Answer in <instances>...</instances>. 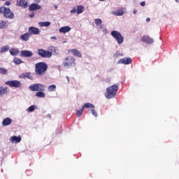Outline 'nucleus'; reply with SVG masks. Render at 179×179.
<instances>
[{"label":"nucleus","mask_w":179,"mask_h":179,"mask_svg":"<svg viewBox=\"0 0 179 179\" xmlns=\"http://www.w3.org/2000/svg\"><path fill=\"white\" fill-rule=\"evenodd\" d=\"M20 38L22 41H29V39L30 38V34L25 33L24 34L22 35Z\"/></svg>","instance_id":"nucleus-21"},{"label":"nucleus","mask_w":179,"mask_h":179,"mask_svg":"<svg viewBox=\"0 0 179 179\" xmlns=\"http://www.w3.org/2000/svg\"><path fill=\"white\" fill-rule=\"evenodd\" d=\"M48 69V65L45 62H39L35 64V73L38 76H43Z\"/></svg>","instance_id":"nucleus-1"},{"label":"nucleus","mask_w":179,"mask_h":179,"mask_svg":"<svg viewBox=\"0 0 179 179\" xmlns=\"http://www.w3.org/2000/svg\"><path fill=\"white\" fill-rule=\"evenodd\" d=\"M110 35L113 38L116 40L118 45H121L124 43V36L121 34V32L118 31H112Z\"/></svg>","instance_id":"nucleus-5"},{"label":"nucleus","mask_w":179,"mask_h":179,"mask_svg":"<svg viewBox=\"0 0 179 179\" xmlns=\"http://www.w3.org/2000/svg\"><path fill=\"white\" fill-rule=\"evenodd\" d=\"M83 108H94V105L92 104L91 103H86L83 105Z\"/></svg>","instance_id":"nucleus-31"},{"label":"nucleus","mask_w":179,"mask_h":179,"mask_svg":"<svg viewBox=\"0 0 179 179\" xmlns=\"http://www.w3.org/2000/svg\"><path fill=\"white\" fill-rule=\"evenodd\" d=\"M91 111H92V115H94V117H97V112H96V110H94V108L93 109H92L91 110Z\"/></svg>","instance_id":"nucleus-40"},{"label":"nucleus","mask_w":179,"mask_h":179,"mask_svg":"<svg viewBox=\"0 0 179 179\" xmlns=\"http://www.w3.org/2000/svg\"><path fill=\"white\" fill-rule=\"evenodd\" d=\"M77 9V15H81V13H83L85 12V6H76Z\"/></svg>","instance_id":"nucleus-23"},{"label":"nucleus","mask_w":179,"mask_h":179,"mask_svg":"<svg viewBox=\"0 0 179 179\" xmlns=\"http://www.w3.org/2000/svg\"><path fill=\"white\" fill-rule=\"evenodd\" d=\"M55 9H58V6L55 5Z\"/></svg>","instance_id":"nucleus-49"},{"label":"nucleus","mask_w":179,"mask_h":179,"mask_svg":"<svg viewBox=\"0 0 179 179\" xmlns=\"http://www.w3.org/2000/svg\"><path fill=\"white\" fill-rule=\"evenodd\" d=\"M12 124V119L10 117H7L4 119L2 122L3 127H8Z\"/></svg>","instance_id":"nucleus-17"},{"label":"nucleus","mask_w":179,"mask_h":179,"mask_svg":"<svg viewBox=\"0 0 179 179\" xmlns=\"http://www.w3.org/2000/svg\"><path fill=\"white\" fill-rule=\"evenodd\" d=\"M44 91H39L35 94L36 97H40L41 99H44L45 97V93L43 92Z\"/></svg>","instance_id":"nucleus-28"},{"label":"nucleus","mask_w":179,"mask_h":179,"mask_svg":"<svg viewBox=\"0 0 179 179\" xmlns=\"http://www.w3.org/2000/svg\"><path fill=\"white\" fill-rule=\"evenodd\" d=\"M6 94H8V87L0 86V96H3Z\"/></svg>","instance_id":"nucleus-22"},{"label":"nucleus","mask_w":179,"mask_h":179,"mask_svg":"<svg viewBox=\"0 0 179 179\" xmlns=\"http://www.w3.org/2000/svg\"><path fill=\"white\" fill-rule=\"evenodd\" d=\"M68 43L67 41H62V44H65V43Z\"/></svg>","instance_id":"nucleus-48"},{"label":"nucleus","mask_w":179,"mask_h":179,"mask_svg":"<svg viewBox=\"0 0 179 179\" xmlns=\"http://www.w3.org/2000/svg\"><path fill=\"white\" fill-rule=\"evenodd\" d=\"M141 41H143V43H146V44H153V43H155V40L149 36H142Z\"/></svg>","instance_id":"nucleus-11"},{"label":"nucleus","mask_w":179,"mask_h":179,"mask_svg":"<svg viewBox=\"0 0 179 179\" xmlns=\"http://www.w3.org/2000/svg\"><path fill=\"white\" fill-rule=\"evenodd\" d=\"M5 5H6V6H9V5H10V2L7 1V2L5 3Z\"/></svg>","instance_id":"nucleus-44"},{"label":"nucleus","mask_w":179,"mask_h":179,"mask_svg":"<svg viewBox=\"0 0 179 179\" xmlns=\"http://www.w3.org/2000/svg\"><path fill=\"white\" fill-rule=\"evenodd\" d=\"M9 51V45H4L2 46L0 49V52L3 53Z\"/></svg>","instance_id":"nucleus-30"},{"label":"nucleus","mask_w":179,"mask_h":179,"mask_svg":"<svg viewBox=\"0 0 179 179\" xmlns=\"http://www.w3.org/2000/svg\"><path fill=\"white\" fill-rule=\"evenodd\" d=\"M57 90V85H52L48 87V92L49 93H52L53 92H55Z\"/></svg>","instance_id":"nucleus-25"},{"label":"nucleus","mask_w":179,"mask_h":179,"mask_svg":"<svg viewBox=\"0 0 179 179\" xmlns=\"http://www.w3.org/2000/svg\"><path fill=\"white\" fill-rule=\"evenodd\" d=\"M13 62H14V64H15V65H20V64H23L22 60L17 57L14 58Z\"/></svg>","instance_id":"nucleus-32"},{"label":"nucleus","mask_w":179,"mask_h":179,"mask_svg":"<svg viewBox=\"0 0 179 179\" xmlns=\"http://www.w3.org/2000/svg\"><path fill=\"white\" fill-rule=\"evenodd\" d=\"M20 55L21 57H30L33 56V52L29 50H22Z\"/></svg>","instance_id":"nucleus-14"},{"label":"nucleus","mask_w":179,"mask_h":179,"mask_svg":"<svg viewBox=\"0 0 179 179\" xmlns=\"http://www.w3.org/2000/svg\"><path fill=\"white\" fill-rule=\"evenodd\" d=\"M133 13H134V15H136L138 13V10L134 9Z\"/></svg>","instance_id":"nucleus-43"},{"label":"nucleus","mask_w":179,"mask_h":179,"mask_svg":"<svg viewBox=\"0 0 179 179\" xmlns=\"http://www.w3.org/2000/svg\"><path fill=\"white\" fill-rule=\"evenodd\" d=\"M0 13H1L6 19H15V14L10 10V9L2 6L0 8Z\"/></svg>","instance_id":"nucleus-4"},{"label":"nucleus","mask_w":179,"mask_h":179,"mask_svg":"<svg viewBox=\"0 0 179 179\" xmlns=\"http://www.w3.org/2000/svg\"><path fill=\"white\" fill-rule=\"evenodd\" d=\"M38 9H41V6L37 3H33L29 6V10H38Z\"/></svg>","instance_id":"nucleus-19"},{"label":"nucleus","mask_w":179,"mask_h":179,"mask_svg":"<svg viewBox=\"0 0 179 179\" xmlns=\"http://www.w3.org/2000/svg\"><path fill=\"white\" fill-rule=\"evenodd\" d=\"M76 65V60L72 56H69L64 58L63 61V66L64 68H72Z\"/></svg>","instance_id":"nucleus-3"},{"label":"nucleus","mask_w":179,"mask_h":179,"mask_svg":"<svg viewBox=\"0 0 179 179\" xmlns=\"http://www.w3.org/2000/svg\"><path fill=\"white\" fill-rule=\"evenodd\" d=\"M20 79H25V73L19 76Z\"/></svg>","instance_id":"nucleus-41"},{"label":"nucleus","mask_w":179,"mask_h":179,"mask_svg":"<svg viewBox=\"0 0 179 179\" xmlns=\"http://www.w3.org/2000/svg\"><path fill=\"white\" fill-rule=\"evenodd\" d=\"M100 1H106V0H99Z\"/></svg>","instance_id":"nucleus-52"},{"label":"nucleus","mask_w":179,"mask_h":179,"mask_svg":"<svg viewBox=\"0 0 179 179\" xmlns=\"http://www.w3.org/2000/svg\"><path fill=\"white\" fill-rule=\"evenodd\" d=\"M29 33H31V34H40V29H38V28H36L34 27H31L29 28Z\"/></svg>","instance_id":"nucleus-15"},{"label":"nucleus","mask_w":179,"mask_h":179,"mask_svg":"<svg viewBox=\"0 0 179 179\" xmlns=\"http://www.w3.org/2000/svg\"><path fill=\"white\" fill-rule=\"evenodd\" d=\"M9 26V22L8 21H1L0 22V29H5Z\"/></svg>","instance_id":"nucleus-27"},{"label":"nucleus","mask_w":179,"mask_h":179,"mask_svg":"<svg viewBox=\"0 0 179 179\" xmlns=\"http://www.w3.org/2000/svg\"><path fill=\"white\" fill-rule=\"evenodd\" d=\"M32 92H45L46 87L43 84H34L29 86Z\"/></svg>","instance_id":"nucleus-6"},{"label":"nucleus","mask_w":179,"mask_h":179,"mask_svg":"<svg viewBox=\"0 0 179 179\" xmlns=\"http://www.w3.org/2000/svg\"><path fill=\"white\" fill-rule=\"evenodd\" d=\"M10 143H20L22 142V137L20 136H13L9 138Z\"/></svg>","instance_id":"nucleus-12"},{"label":"nucleus","mask_w":179,"mask_h":179,"mask_svg":"<svg viewBox=\"0 0 179 179\" xmlns=\"http://www.w3.org/2000/svg\"><path fill=\"white\" fill-rule=\"evenodd\" d=\"M68 82H69V77H66Z\"/></svg>","instance_id":"nucleus-50"},{"label":"nucleus","mask_w":179,"mask_h":179,"mask_svg":"<svg viewBox=\"0 0 179 179\" xmlns=\"http://www.w3.org/2000/svg\"><path fill=\"white\" fill-rule=\"evenodd\" d=\"M48 50L51 51L50 52H55V54H57V48L54 46L49 47Z\"/></svg>","instance_id":"nucleus-35"},{"label":"nucleus","mask_w":179,"mask_h":179,"mask_svg":"<svg viewBox=\"0 0 179 179\" xmlns=\"http://www.w3.org/2000/svg\"><path fill=\"white\" fill-rule=\"evenodd\" d=\"M70 52L75 57H78V58H82V53H80V51L76 50V49H72L70 50Z\"/></svg>","instance_id":"nucleus-16"},{"label":"nucleus","mask_w":179,"mask_h":179,"mask_svg":"<svg viewBox=\"0 0 179 179\" xmlns=\"http://www.w3.org/2000/svg\"><path fill=\"white\" fill-rule=\"evenodd\" d=\"M17 4L22 8H27V1L25 0H17Z\"/></svg>","instance_id":"nucleus-18"},{"label":"nucleus","mask_w":179,"mask_h":179,"mask_svg":"<svg viewBox=\"0 0 179 179\" xmlns=\"http://www.w3.org/2000/svg\"><path fill=\"white\" fill-rule=\"evenodd\" d=\"M72 30V28H71L69 26H65L62 27L59 29V33H63V34H65L66 33H69Z\"/></svg>","instance_id":"nucleus-13"},{"label":"nucleus","mask_w":179,"mask_h":179,"mask_svg":"<svg viewBox=\"0 0 179 179\" xmlns=\"http://www.w3.org/2000/svg\"><path fill=\"white\" fill-rule=\"evenodd\" d=\"M5 85L10 86V87H20L22 86V83L19 80H10L5 83Z\"/></svg>","instance_id":"nucleus-8"},{"label":"nucleus","mask_w":179,"mask_h":179,"mask_svg":"<svg viewBox=\"0 0 179 179\" xmlns=\"http://www.w3.org/2000/svg\"><path fill=\"white\" fill-rule=\"evenodd\" d=\"M99 29L103 32L104 34H107L108 33V30H107V28H106L104 24L99 25Z\"/></svg>","instance_id":"nucleus-29"},{"label":"nucleus","mask_w":179,"mask_h":179,"mask_svg":"<svg viewBox=\"0 0 179 179\" xmlns=\"http://www.w3.org/2000/svg\"><path fill=\"white\" fill-rule=\"evenodd\" d=\"M51 40H57V36H52Z\"/></svg>","instance_id":"nucleus-45"},{"label":"nucleus","mask_w":179,"mask_h":179,"mask_svg":"<svg viewBox=\"0 0 179 179\" xmlns=\"http://www.w3.org/2000/svg\"><path fill=\"white\" fill-rule=\"evenodd\" d=\"M94 23L96 26H100L101 25V23H103V20H101L100 18H96L94 20Z\"/></svg>","instance_id":"nucleus-34"},{"label":"nucleus","mask_w":179,"mask_h":179,"mask_svg":"<svg viewBox=\"0 0 179 179\" xmlns=\"http://www.w3.org/2000/svg\"><path fill=\"white\" fill-rule=\"evenodd\" d=\"M175 1H176V2H177V3H179V0H175Z\"/></svg>","instance_id":"nucleus-51"},{"label":"nucleus","mask_w":179,"mask_h":179,"mask_svg":"<svg viewBox=\"0 0 179 179\" xmlns=\"http://www.w3.org/2000/svg\"><path fill=\"white\" fill-rule=\"evenodd\" d=\"M29 79L30 80H33V76L30 73H25V78Z\"/></svg>","instance_id":"nucleus-36"},{"label":"nucleus","mask_w":179,"mask_h":179,"mask_svg":"<svg viewBox=\"0 0 179 179\" xmlns=\"http://www.w3.org/2000/svg\"><path fill=\"white\" fill-rule=\"evenodd\" d=\"M146 22H150V18H147V19H146Z\"/></svg>","instance_id":"nucleus-47"},{"label":"nucleus","mask_w":179,"mask_h":179,"mask_svg":"<svg viewBox=\"0 0 179 179\" xmlns=\"http://www.w3.org/2000/svg\"><path fill=\"white\" fill-rule=\"evenodd\" d=\"M118 64H124V65H129V64H132V59L131 57H125L120 59L117 61Z\"/></svg>","instance_id":"nucleus-10"},{"label":"nucleus","mask_w":179,"mask_h":179,"mask_svg":"<svg viewBox=\"0 0 179 179\" xmlns=\"http://www.w3.org/2000/svg\"><path fill=\"white\" fill-rule=\"evenodd\" d=\"M10 55H13V57H15V55L19 54V49L16 48L10 49Z\"/></svg>","instance_id":"nucleus-26"},{"label":"nucleus","mask_w":179,"mask_h":179,"mask_svg":"<svg viewBox=\"0 0 179 179\" xmlns=\"http://www.w3.org/2000/svg\"><path fill=\"white\" fill-rule=\"evenodd\" d=\"M114 16H124L125 15V8L120 7L117 10H115L111 13Z\"/></svg>","instance_id":"nucleus-9"},{"label":"nucleus","mask_w":179,"mask_h":179,"mask_svg":"<svg viewBox=\"0 0 179 179\" xmlns=\"http://www.w3.org/2000/svg\"><path fill=\"white\" fill-rule=\"evenodd\" d=\"M38 108L36 105H32L26 109L27 113H34L35 110H37Z\"/></svg>","instance_id":"nucleus-24"},{"label":"nucleus","mask_w":179,"mask_h":179,"mask_svg":"<svg viewBox=\"0 0 179 179\" xmlns=\"http://www.w3.org/2000/svg\"><path fill=\"white\" fill-rule=\"evenodd\" d=\"M70 13L71 15H74V13H77V8L76 7H73L71 10H70Z\"/></svg>","instance_id":"nucleus-39"},{"label":"nucleus","mask_w":179,"mask_h":179,"mask_svg":"<svg viewBox=\"0 0 179 179\" xmlns=\"http://www.w3.org/2000/svg\"><path fill=\"white\" fill-rule=\"evenodd\" d=\"M83 110H84L83 108H82L79 110H77L76 112L77 117H81L82 114H83Z\"/></svg>","instance_id":"nucleus-37"},{"label":"nucleus","mask_w":179,"mask_h":179,"mask_svg":"<svg viewBox=\"0 0 179 179\" xmlns=\"http://www.w3.org/2000/svg\"><path fill=\"white\" fill-rule=\"evenodd\" d=\"M38 54L42 57V58H51L52 57V52L43 49L38 50Z\"/></svg>","instance_id":"nucleus-7"},{"label":"nucleus","mask_w":179,"mask_h":179,"mask_svg":"<svg viewBox=\"0 0 179 179\" xmlns=\"http://www.w3.org/2000/svg\"><path fill=\"white\" fill-rule=\"evenodd\" d=\"M29 17H34V14L29 15Z\"/></svg>","instance_id":"nucleus-46"},{"label":"nucleus","mask_w":179,"mask_h":179,"mask_svg":"<svg viewBox=\"0 0 179 179\" xmlns=\"http://www.w3.org/2000/svg\"><path fill=\"white\" fill-rule=\"evenodd\" d=\"M40 27H50L51 26L50 22H40L38 23Z\"/></svg>","instance_id":"nucleus-20"},{"label":"nucleus","mask_w":179,"mask_h":179,"mask_svg":"<svg viewBox=\"0 0 179 179\" xmlns=\"http://www.w3.org/2000/svg\"><path fill=\"white\" fill-rule=\"evenodd\" d=\"M117 92H118V85H113L110 86L106 89V92L105 93V97L106 99H114L115 95L117 94Z\"/></svg>","instance_id":"nucleus-2"},{"label":"nucleus","mask_w":179,"mask_h":179,"mask_svg":"<svg viewBox=\"0 0 179 179\" xmlns=\"http://www.w3.org/2000/svg\"><path fill=\"white\" fill-rule=\"evenodd\" d=\"M123 54L120 52H116V53L114 55L115 58H120V57H123Z\"/></svg>","instance_id":"nucleus-38"},{"label":"nucleus","mask_w":179,"mask_h":179,"mask_svg":"<svg viewBox=\"0 0 179 179\" xmlns=\"http://www.w3.org/2000/svg\"><path fill=\"white\" fill-rule=\"evenodd\" d=\"M0 73L1 75H8V69L3 67H0Z\"/></svg>","instance_id":"nucleus-33"},{"label":"nucleus","mask_w":179,"mask_h":179,"mask_svg":"<svg viewBox=\"0 0 179 179\" xmlns=\"http://www.w3.org/2000/svg\"><path fill=\"white\" fill-rule=\"evenodd\" d=\"M141 6H146V2L145 1H141L140 2Z\"/></svg>","instance_id":"nucleus-42"}]
</instances>
